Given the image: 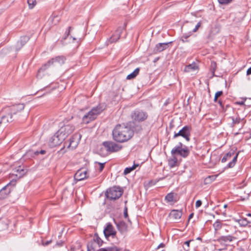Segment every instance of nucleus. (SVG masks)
Instances as JSON below:
<instances>
[{"mask_svg":"<svg viewBox=\"0 0 251 251\" xmlns=\"http://www.w3.org/2000/svg\"><path fill=\"white\" fill-rule=\"evenodd\" d=\"M176 196V194L173 193V192L169 193L165 196V200L167 202H169V203L176 202L177 201V200L175 199Z\"/></svg>","mask_w":251,"mask_h":251,"instance_id":"24","label":"nucleus"},{"mask_svg":"<svg viewBox=\"0 0 251 251\" xmlns=\"http://www.w3.org/2000/svg\"><path fill=\"white\" fill-rule=\"evenodd\" d=\"M248 79L249 80H250V78L249 77L248 78Z\"/></svg>","mask_w":251,"mask_h":251,"instance_id":"63","label":"nucleus"},{"mask_svg":"<svg viewBox=\"0 0 251 251\" xmlns=\"http://www.w3.org/2000/svg\"><path fill=\"white\" fill-rule=\"evenodd\" d=\"M13 172V175H15L17 177H22L25 173V170H24L20 166L14 169Z\"/></svg>","mask_w":251,"mask_h":251,"instance_id":"27","label":"nucleus"},{"mask_svg":"<svg viewBox=\"0 0 251 251\" xmlns=\"http://www.w3.org/2000/svg\"><path fill=\"white\" fill-rule=\"evenodd\" d=\"M193 240H189V241H187L186 242H185L184 243V244H183V249L185 251H189V246H190V243L191 241H193Z\"/></svg>","mask_w":251,"mask_h":251,"instance_id":"38","label":"nucleus"},{"mask_svg":"<svg viewBox=\"0 0 251 251\" xmlns=\"http://www.w3.org/2000/svg\"><path fill=\"white\" fill-rule=\"evenodd\" d=\"M177 159L175 155L168 160V165L170 168H174L177 165Z\"/></svg>","mask_w":251,"mask_h":251,"instance_id":"28","label":"nucleus"},{"mask_svg":"<svg viewBox=\"0 0 251 251\" xmlns=\"http://www.w3.org/2000/svg\"><path fill=\"white\" fill-rule=\"evenodd\" d=\"M198 69V67L195 63H193L188 65L185 66L184 68V72H190L191 71H194Z\"/></svg>","mask_w":251,"mask_h":251,"instance_id":"29","label":"nucleus"},{"mask_svg":"<svg viewBox=\"0 0 251 251\" xmlns=\"http://www.w3.org/2000/svg\"><path fill=\"white\" fill-rule=\"evenodd\" d=\"M16 185V181H11L6 185L0 190V199H3L6 198L13 189Z\"/></svg>","mask_w":251,"mask_h":251,"instance_id":"9","label":"nucleus"},{"mask_svg":"<svg viewBox=\"0 0 251 251\" xmlns=\"http://www.w3.org/2000/svg\"><path fill=\"white\" fill-rule=\"evenodd\" d=\"M238 103L240 104V105H244V101H241V102H238Z\"/></svg>","mask_w":251,"mask_h":251,"instance_id":"58","label":"nucleus"},{"mask_svg":"<svg viewBox=\"0 0 251 251\" xmlns=\"http://www.w3.org/2000/svg\"><path fill=\"white\" fill-rule=\"evenodd\" d=\"M124 216L125 218H126L128 217V214H127V207H125L124 210Z\"/></svg>","mask_w":251,"mask_h":251,"instance_id":"48","label":"nucleus"},{"mask_svg":"<svg viewBox=\"0 0 251 251\" xmlns=\"http://www.w3.org/2000/svg\"><path fill=\"white\" fill-rule=\"evenodd\" d=\"M65 139V136L62 135L61 133H59V131L58 130L56 133L50 138V142L52 146H56L61 144Z\"/></svg>","mask_w":251,"mask_h":251,"instance_id":"13","label":"nucleus"},{"mask_svg":"<svg viewBox=\"0 0 251 251\" xmlns=\"http://www.w3.org/2000/svg\"><path fill=\"white\" fill-rule=\"evenodd\" d=\"M81 135L78 133L74 134L72 137L70 139V143L67 146V148H71L72 149H75L81 139Z\"/></svg>","mask_w":251,"mask_h":251,"instance_id":"15","label":"nucleus"},{"mask_svg":"<svg viewBox=\"0 0 251 251\" xmlns=\"http://www.w3.org/2000/svg\"><path fill=\"white\" fill-rule=\"evenodd\" d=\"M105 108V105L104 104H100L96 107H93L91 111L83 117V123L88 124L91 121L95 120L97 116L104 110Z\"/></svg>","mask_w":251,"mask_h":251,"instance_id":"2","label":"nucleus"},{"mask_svg":"<svg viewBox=\"0 0 251 251\" xmlns=\"http://www.w3.org/2000/svg\"><path fill=\"white\" fill-rule=\"evenodd\" d=\"M213 227L215 230H218L222 227V223L219 220H217L213 224Z\"/></svg>","mask_w":251,"mask_h":251,"instance_id":"37","label":"nucleus"},{"mask_svg":"<svg viewBox=\"0 0 251 251\" xmlns=\"http://www.w3.org/2000/svg\"><path fill=\"white\" fill-rule=\"evenodd\" d=\"M27 3L28 4L29 8L30 9L33 8L36 5V0H27Z\"/></svg>","mask_w":251,"mask_h":251,"instance_id":"40","label":"nucleus"},{"mask_svg":"<svg viewBox=\"0 0 251 251\" xmlns=\"http://www.w3.org/2000/svg\"><path fill=\"white\" fill-rule=\"evenodd\" d=\"M103 233L105 238H108L110 236H115L116 231L114 229V228L112 225L110 223H108L106 227L103 230Z\"/></svg>","mask_w":251,"mask_h":251,"instance_id":"18","label":"nucleus"},{"mask_svg":"<svg viewBox=\"0 0 251 251\" xmlns=\"http://www.w3.org/2000/svg\"><path fill=\"white\" fill-rule=\"evenodd\" d=\"M51 242V240H49V241H47L45 242V243H43V244L44 246H47V245H49Z\"/></svg>","mask_w":251,"mask_h":251,"instance_id":"53","label":"nucleus"},{"mask_svg":"<svg viewBox=\"0 0 251 251\" xmlns=\"http://www.w3.org/2000/svg\"><path fill=\"white\" fill-rule=\"evenodd\" d=\"M102 144L106 150L110 152H117L122 149L121 146L111 141H104Z\"/></svg>","mask_w":251,"mask_h":251,"instance_id":"11","label":"nucleus"},{"mask_svg":"<svg viewBox=\"0 0 251 251\" xmlns=\"http://www.w3.org/2000/svg\"><path fill=\"white\" fill-rule=\"evenodd\" d=\"M87 171L85 169H80L78 170L75 175V178L80 181L87 177Z\"/></svg>","mask_w":251,"mask_h":251,"instance_id":"19","label":"nucleus"},{"mask_svg":"<svg viewBox=\"0 0 251 251\" xmlns=\"http://www.w3.org/2000/svg\"><path fill=\"white\" fill-rule=\"evenodd\" d=\"M165 244L163 243H160L158 247H157V249H159L160 248H164L165 247Z\"/></svg>","mask_w":251,"mask_h":251,"instance_id":"52","label":"nucleus"},{"mask_svg":"<svg viewBox=\"0 0 251 251\" xmlns=\"http://www.w3.org/2000/svg\"><path fill=\"white\" fill-rule=\"evenodd\" d=\"M218 103L219 104V105H220V106L221 107H223V104L222 101L221 100H219Z\"/></svg>","mask_w":251,"mask_h":251,"instance_id":"55","label":"nucleus"},{"mask_svg":"<svg viewBox=\"0 0 251 251\" xmlns=\"http://www.w3.org/2000/svg\"><path fill=\"white\" fill-rule=\"evenodd\" d=\"M170 216L176 221L178 220L182 216V212L178 210H172L170 213Z\"/></svg>","mask_w":251,"mask_h":251,"instance_id":"25","label":"nucleus"},{"mask_svg":"<svg viewBox=\"0 0 251 251\" xmlns=\"http://www.w3.org/2000/svg\"><path fill=\"white\" fill-rule=\"evenodd\" d=\"M29 40V37L27 36H24L21 37L20 40L18 41L16 46V49L19 50Z\"/></svg>","mask_w":251,"mask_h":251,"instance_id":"22","label":"nucleus"},{"mask_svg":"<svg viewBox=\"0 0 251 251\" xmlns=\"http://www.w3.org/2000/svg\"><path fill=\"white\" fill-rule=\"evenodd\" d=\"M172 43V42H170L168 43H160L156 44L153 49V52L157 53L165 50L168 47V45Z\"/></svg>","mask_w":251,"mask_h":251,"instance_id":"20","label":"nucleus"},{"mask_svg":"<svg viewBox=\"0 0 251 251\" xmlns=\"http://www.w3.org/2000/svg\"><path fill=\"white\" fill-rule=\"evenodd\" d=\"M93 240L95 242L97 243L99 247L102 246L103 241L100 238L98 234H95L93 238Z\"/></svg>","mask_w":251,"mask_h":251,"instance_id":"33","label":"nucleus"},{"mask_svg":"<svg viewBox=\"0 0 251 251\" xmlns=\"http://www.w3.org/2000/svg\"><path fill=\"white\" fill-rule=\"evenodd\" d=\"M24 108L25 105L23 103H18L7 107L9 111L14 116L17 120L20 119L21 117L23 116L22 113Z\"/></svg>","mask_w":251,"mask_h":251,"instance_id":"7","label":"nucleus"},{"mask_svg":"<svg viewBox=\"0 0 251 251\" xmlns=\"http://www.w3.org/2000/svg\"><path fill=\"white\" fill-rule=\"evenodd\" d=\"M103 250L105 251H121V249L115 246H113L106 248H100L98 251H103Z\"/></svg>","mask_w":251,"mask_h":251,"instance_id":"30","label":"nucleus"},{"mask_svg":"<svg viewBox=\"0 0 251 251\" xmlns=\"http://www.w3.org/2000/svg\"><path fill=\"white\" fill-rule=\"evenodd\" d=\"M249 196V193H248V194H247V198H248Z\"/></svg>","mask_w":251,"mask_h":251,"instance_id":"62","label":"nucleus"},{"mask_svg":"<svg viewBox=\"0 0 251 251\" xmlns=\"http://www.w3.org/2000/svg\"><path fill=\"white\" fill-rule=\"evenodd\" d=\"M122 195V191L120 187H113L107 190L105 195L107 199L115 200L119 199Z\"/></svg>","mask_w":251,"mask_h":251,"instance_id":"8","label":"nucleus"},{"mask_svg":"<svg viewBox=\"0 0 251 251\" xmlns=\"http://www.w3.org/2000/svg\"><path fill=\"white\" fill-rule=\"evenodd\" d=\"M191 127L188 126H184L177 133H175L174 135V138L178 136H182L186 139L187 141H190Z\"/></svg>","mask_w":251,"mask_h":251,"instance_id":"12","label":"nucleus"},{"mask_svg":"<svg viewBox=\"0 0 251 251\" xmlns=\"http://www.w3.org/2000/svg\"><path fill=\"white\" fill-rule=\"evenodd\" d=\"M7 228V225L0 220V231Z\"/></svg>","mask_w":251,"mask_h":251,"instance_id":"42","label":"nucleus"},{"mask_svg":"<svg viewBox=\"0 0 251 251\" xmlns=\"http://www.w3.org/2000/svg\"><path fill=\"white\" fill-rule=\"evenodd\" d=\"M124 28L123 27H119L117 28L114 34H113L112 36L107 40L106 43V45H108L109 44H111L112 43L115 42L117 41L120 37H121V35L124 30Z\"/></svg>","mask_w":251,"mask_h":251,"instance_id":"16","label":"nucleus"},{"mask_svg":"<svg viewBox=\"0 0 251 251\" xmlns=\"http://www.w3.org/2000/svg\"><path fill=\"white\" fill-rule=\"evenodd\" d=\"M139 68H136L134 71L133 73L136 75V76L138 75L139 73Z\"/></svg>","mask_w":251,"mask_h":251,"instance_id":"51","label":"nucleus"},{"mask_svg":"<svg viewBox=\"0 0 251 251\" xmlns=\"http://www.w3.org/2000/svg\"><path fill=\"white\" fill-rule=\"evenodd\" d=\"M3 111L5 114L0 117V132L8 123L17 120L7 108H5Z\"/></svg>","mask_w":251,"mask_h":251,"instance_id":"4","label":"nucleus"},{"mask_svg":"<svg viewBox=\"0 0 251 251\" xmlns=\"http://www.w3.org/2000/svg\"><path fill=\"white\" fill-rule=\"evenodd\" d=\"M71 28H72L71 26H69L68 27V31L67 32V33H66V36H65V37L64 38V40H65L66 39V37L69 36V35L70 34V30L71 29Z\"/></svg>","mask_w":251,"mask_h":251,"instance_id":"50","label":"nucleus"},{"mask_svg":"<svg viewBox=\"0 0 251 251\" xmlns=\"http://www.w3.org/2000/svg\"><path fill=\"white\" fill-rule=\"evenodd\" d=\"M115 223L118 229L121 232L123 233L126 231L127 230V225L124 221H120L119 222H116L115 221Z\"/></svg>","mask_w":251,"mask_h":251,"instance_id":"23","label":"nucleus"},{"mask_svg":"<svg viewBox=\"0 0 251 251\" xmlns=\"http://www.w3.org/2000/svg\"><path fill=\"white\" fill-rule=\"evenodd\" d=\"M75 129V127L70 125L68 124L61 126V128L58 130L59 133H61L62 135L65 136L66 138L68 135L73 132Z\"/></svg>","mask_w":251,"mask_h":251,"instance_id":"17","label":"nucleus"},{"mask_svg":"<svg viewBox=\"0 0 251 251\" xmlns=\"http://www.w3.org/2000/svg\"><path fill=\"white\" fill-rule=\"evenodd\" d=\"M136 76V75L133 73V72L130 74L129 75H127L126 76L127 79H131L135 78Z\"/></svg>","mask_w":251,"mask_h":251,"instance_id":"43","label":"nucleus"},{"mask_svg":"<svg viewBox=\"0 0 251 251\" xmlns=\"http://www.w3.org/2000/svg\"><path fill=\"white\" fill-rule=\"evenodd\" d=\"M251 75V67L247 71V75Z\"/></svg>","mask_w":251,"mask_h":251,"instance_id":"54","label":"nucleus"},{"mask_svg":"<svg viewBox=\"0 0 251 251\" xmlns=\"http://www.w3.org/2000/svg\"><path fill=\"white\" fill-rule=\"evenodd\" d=\"M138 166V164H134L132 167H127L126 168L124 172V174L125 175H126L128 174H129L132 171L136 169V168Z\"/></svg>","mask_w":251,"mask_h":251,"instance_id":"32","label":"nucleus"},{"mask_svg":"<svg viewBox=\"0 0 251 251\" xmlns=\"http://www.w3.org/2000/svg\"><path fill=\"white\" fill-rule=\"evenodd\" d=\"M238 153L235 154L234 151H230L227 152L222 159V162L224 163L231 159L233 156L232 160L229 162L227 165L228 168H232L235 164L238 157Z\"/></svg>","mask_w":251,"mask_h":251,"instance_id":"10","label":"nucleus"},{"mask_svg":"<svg viewBox=\"0 0 251 251\" xmlns=\"http://www.w3.org/2000/svg\"><path fill=\"white\" fill-rule=\"evenodd\" d=\"M142 127L141 125H136L133 127V131H135L137 133L140 132L142 130Z\"/></svg>","mask_w":251,"mask_h":251,"instance_id":"39","label":"nucleus"},{"mask_svg":"<svg viewBox=\"0 0 251 251\" xmlns=\"http://www.w3.org/2000/svg\"><path fill=\"white\" fill-rule=\"evenodd\" d=\"M220 4H226L229 3L231 0H218Z\"/></svg>","mask_w":251,"mask_h":251,"instance_id":"45","label":"nucleus"},{"mask_svg":"<svg viewBox=\"0 0 251 251\" xmlns=\"http://www.w3.org/2000/svg\"><path fill=\"white\" fill-rule=\"evenodd\" d=\"M227 207V204H225L224 206V208H226Z\"/></svg>","mask_w":251,"mask_h":251,"instance_id":"60","label":"nucleus"},{"mask_svg":"<svg viewBox=\"0 0 251 251\" xmlns=\"http://www.w3.org/2000/svg\"><path fill=\"white\" fill-rule=\"evenodd\" d=\"M193 216H194V213H191L189 216V220L190 219H191V218H192L193 217Z\"/></svg>","mask_w":251,"mask_h":251,"instance_id":"56","label":"nucleus"},{"mask_svg":"<svg viewBox=\"0 0 251 251\" xmlns=\"http://www.w3.org/2000/svg\"><path fill=\"white\" fill-rule=\"evenodd\" d=\"M202 204V202L201 200H197L196 202V207L197 208L200 207Z\"/></svg>","mask_w":251,"mask_h":251,"instance_id":"47","label":"nucleus"},{"mask_svg":"<svg viewBox=\"0 0 251 251\" xmlns=\"http://www.w3.org/2000/svg\"><path fill=\"white\" fill-rule=\"evenodd\" d=\"M131 119L138 122L145 121L148 117L147 112L139 109L133 111L130 114Z\"/></svg>","mask_w":251,"mask_h":251,"instance_id":"6","label":"nucleus"},{"mask_svg":"<svg viewBox=\"0 0 251 251\" xmlns=\"http://www.w3.org/2000/svg\"><path fill=\"white\" fill-rule=\"evenodd\" d=\"M73 40H75V38H73Z\"/></svg>","mask_w":251,"mask_h":251,"instance_id":"64","label":"nucleus"},{"mask_svg":"<svg viewBox=\"0 0 251 251\" xmlns=\"http://www.w3.org/2000/svg\"><path fill=\"white\" fill-rule=\"evenodd\" d=\"M234 239H235V238L231 235L222 236L220 237L217 240V242L223 246V247L221 249H219L218 250H222L226 249V247Z\"/></svg>","mask_w":251,"mask_h":251,"instance_id":"14","label":"nucleus"},{"mask_svg":"<svg viewBox=\"0 0 251 251\" xmlns=\"http://www.w3.org/2000/svg\"><path fill=\"white\" fill-rule=\"evenodd\" d=\"M46 153V151L45 150H41L40 151H34L32 150L28 151L23 156V158H30L31 157H34L35 155H37L39 153L42 154H44Z\"/></svg>","mask_w":251,"mask_h":251,"instance_id":"21","label":"nucleus"},{"mask_svg":"<svg viewBox=\"0 0 251 251\" xmlns=\"http://www.w3.org/2000/svg\"><path fill=\"white\" fill-rule=\"evenodd\" d=\"M239 224L243 226H245L248 225V224L251 223V221L247 220L246 219H241L238 220Z\"/></svg>","mask_w":251,"mask_h":251,"instance_id":"34","label":"nucleus"},{"mask_svg":"<svg viewBox=\"0 0 251 251\" xmlns=\"http://www.w3.org/2000/svg\"><path fill=\"white\" fill-rule=\"evenodd\" d=\"M171 152L172 155L178 154L182 157L186 158L189 155L190 151L187 147L183 146V147L182 143L179 142L177 146L171 150Z\"/></svg>","mask_w":251,"mask_h":251,"instance_id":"5","label":"nucleus"},{"mask_svg":"<svg viewBox=\"0 0 251 251\" xmlns=\"http://www.w3.org/2000/svg\"><path fill=\"white\" fill-rule=\"evenodd\" d=\"M65 60L66 58L64 56H57L54 58H52L39 69L37 74V76H39L41 72L45 71L51 65H62L64 63Z\"/></svg>","mask_w":251,"mask_h":251,"instance_id":"3","label":"nucleus"},{"mask_svg":"<svg viewBox=\"0 0 251 251\" xmlns=\"http://www.w3.org/2000/svg\"><path fill=\"white\" fill-rule=\"evenodd\" d=\"M133 135V130L124 125H117L112 130L113 140L119 143H124L129 140Z\"/></svg>","mask_w":251,"mask_h":251,"instance_id":"1","label":"nucleus"},{"mask_svg":"<svg viewBox=\"0 0 251 251\" xmlns=\"http://www.w3.org/2000/svg\"><path fill=\"white\" fill-rule=\"evenodd\" d=\"M217 64L214 61H211L210 65V71L212 73V75H214L215 72L216 70Z\"/></svg>","mask_w":251,"mask_h":251,"instance_id":"36","label":"nucleus"},{"mask_svg":"<svg viewBox=\"0 0 251 251\" xmlns=\"http://www.w3.org/2000/svg\"><path fill=\"white\" fill-rule=\"evenodd\" d=\"M201 22H199L197 24V25L195 26V27L193 29L192 32H196L198 30V29H199V28L201 26Z\"/></svg>","mask_w":251,"mask_h":251,"instance_id":"44","label":"nucleus"},{"mask_svg":"<svg viewBox=\"0 0 251 251\" xmlns=\"http://www.w3.org/2000/svg\"><path fill=\"white\" fill-rule=\"evenodd\" d=\"M192 32H189L187 33H184L181 37V40L183 43L188 42L187 39L192 35Z\"/></svg>","mask_w":251,"mask_h":251,"instance_id":"35","label":"nucleus"},{"mask_svg":"<svg viewBox=\"0 0 251 251\" xmlns=\"http://www.w3.org/2000/svg\"><path fill=\"white\" fill-rule=\"evenodd\" d=\"M105 163H100V162H98V164L100 165V168H99V171L100 172H101L104 167V164H105Z\"/></svg>","mask_w":251,"mask_h":251,"instance_id":"46","label":"nucleus"},{"mask_svg":"<svg viewBox=\"0 0 251 251\" xmlns=\"http://www.w3.org/2000/svg\"><path fill=\"white\" fill-rule=\"evenodd\" d=\"M64 147L63 148H62L60 150V151H63V149H64Z\"/></svg>","mask_w":251,"mask_h":251,"instance_id":"61","label":"nucleus"},{"mask_svg":"<svg viewBox=\"0 0 251 251\" xmlns=\"http://www.w3.org/2000/svg\"><path fill=\"white\" fill-rule=\"evenodd\" d=\"M232 120V123L231 124V126L233 127L235 126L236 125L239 124L242 121L241 119L239 117L236 118H234L233 117H231L229 118Z\"/></svg>","mask_w":251,"mask_h":251,"instance_id":"31","label":"nucleus"},{"mask_svg":"<svg viewBox=\"0 0 251 251\" xmlns=\"http://www.w3.org/2000/svg\"><path fill=\"white\" fill-rule=\"evenodd\" d=\"M223 94V92L222 91H218L216 93L215 95V97H214V101L215 102H217V100H218V98L220 97L221 96H222Z\"/></svg>","mask_w":251,"mask_h":251,"instance_id":"41","label":"nucleus"},{"mask_svg":"<svg viewBox=\"0 0 251 251\" xmlns=\"http://www.w3.org/2000/svg\"><path fill=\"white\" fill-rule=\"evenodd\" d=\"M90 249H93L92 243H89L87 244V251H90Z\"/></svg>","mask_w":251,"mask_h":251,"instance_id":"49","label":"nucleus"},{"mask_svg":"<svg viewBox=\"0 0 251 251\" xmlns=\"http://www.w3.org/2000/svg\"><path fill=\"white\" fill-rule=\"evenodd\" d=\"M60 21V18L57 15H51L47 23L49 25H56Z\"/></svg>","mask_w":251,"mask_h":251,"instance_id":"26","label":"nucleus"},{"mask_svg":"<svg viewBox=\"0 0 251 251\" xmlns=\"http://www.w3.org/2000/svg\"><path fill=\"white\" fill-rule=\"evenodd\" d=\"M62 244H63L62 242H59V243H57V245L58 246H61L62 245Z\"/></svg>","mask_w":251,"mask_h":251,"instance_id":"57","label":"nucleus"},{"mask_svg":"<svg viewBox=\"0 0 251 251\" xmlns=\"http://www.w3.org/2000/svg\"><path fill=\"white\" fill-rule=\"evenodd\" d=\"M247 216L251 217V214L249 213V214H247Z\"/></svg>","mask_w":251,"mask_h":251,"instance_id":"59","label":"nucleus"}]
</instances>
